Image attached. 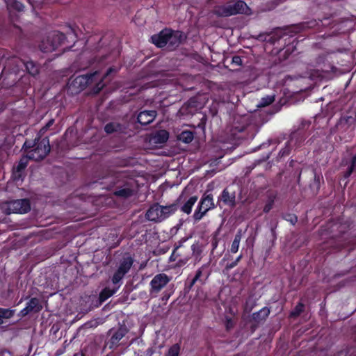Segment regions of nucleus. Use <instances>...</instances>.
Returning a JSON list of instances; mask_svg holds the SVG:
<instances>
[{
	"instance_id": "f257e3e1",
	"label": "nucleus",
	"mask_w": 356,
	"mask_h": 356,
	"mask_svg": "<svg viewBox=\"0 0 356 356\" xmlns=\"http://www.w3.org/2000/svg\"><path fill=\"white\" fill-rule=\"evenodd\" d=\"M24 68L33 76L39 73V67L33 61L25 62L17 56L8 57L1 73L3 86L8 88L15 86L19 80V74L24 71Z\"/></svg>"
},
{
	"instance_id": "f03ea898",
	"label": "nucleus",
	"mask_w": 356,
	"mask_h": 356,
	"mask_svg": "<svg viewBox=\"0 0 356 356\" xmlns=\"http://www.w3.org/2000/svg\"><path fill=\"white\" fill-rule=\"evenodd\" d=\"M22 149L27 154V158L33 161L43 160L49 153L51 147L47 136L41 138L38 136L34 140H26Z\"/></svg>"
},
{
	"instance_id": "7ed1b4c3",
	"label": "nucleus",
	"mask_w": 356,
	"mask_h": 356,
	"mask_svg": "<svg viewBox=\"0 0 356 356\" xmlns=\"http://www.w3.org/2000/svg\"><path fill=\"white\" fill-rule=\"evenodd\" d=\"M183 199L184 195H180L175 202L170 205L161 206L158 203L152 204L145 213L146 218L154 222H162L178 210L179 204Z\"/></svg>"
},
{
	"instance_id": "20e7f679",
	"label": "nucleus",
	"mask_w": 356,
	"mask_h": 356,
	"mask_svg": "<svg viewBox=\"0 0 356 356\" xmlns=\"http://www.w3.org/2000/svg\"><path fill=\"white\" fill-rule=\"evenodd\" d=\"M212 13L218 17H228L237 14L250 15V8L245 1L238 0L234 4L215 6Z\"/></svg>"
},
{
	"instance_id": "39448f33",
	"label": "nucleus",
	"mask_w": 356,
	"mask_h": 356,
	"mask_svg": "<svg viewBox=\"0 0 356 356\" xmlns=\"http://www.w3.org/2000/svg\"><path fill=\"white\" fill-rule=\"evenodd\" d=\"M136 189V180L127 177V175L124 173L120 180L117 182L113 195L120 198L127 199L132 197L135 194Z\"/></svg>"
},
{
	"instance_id": "423d86ee",
	"label": "nucleus",
	"mask_w": 356,
	"mask_h": 356,
	"mask_svg": "<svg viewBox=\"0 0 356 356\" xmlns=\"http://www.w3.org/2000/svg\"><path fill=\"white\" fill-rule=\"evenodd\" d=\"M215 208L216 204L214 203L213 195L211 193H209V191H207L202 195L193 215L194 223L198 222L207 215L209 211Z\"/></svg>"
},
{
	"instance_id": "0eeeda50",
	"label": "nucleus",
	"mask_w": 356,
	"mask_h": 356,
	"mask_svg": "<svg viewBox=\"0 0 356 356\" xmlns=\"http://www.w3.org/2000/svg\"><path fill=\"white\" fill-rule=\"evenodd\" d=\"M134 263V259L130 253H124L119 261L118 268L111 277L112 283L118 284L121 282L124 276L129 272Z\"/></svg>"
},
{
	"instance_id": "6e6552de",
	"label": "nucleus",
	"mask_w": 356,
	"mask_h": 356,
	"mask_svg": "<svg viewBox=\"0 0 356 356\" xmlns=\"http://www.w3.org/2000/svg\"><path fill=\"white\" fill-rule=\"evenodd\" d=\"M2 211L6 214L26 213L31 210L30 201L28 199H19L3 202L1 205Z\"/></svg>"
},
{
	"instance_id": "1a4fd4ad",
	"label": "nucleus",
	"mask_w": 356,
	"mask_h": 356,
	"mask_svg": "<svg viewBox=\"0 0 356 356\" xmlns=\"http://www.w3.org/2000/svg\"><path fill=\"white\" fill-rule=\"evenodd\" d=\"M99 78V74L97 71L79 75L71 81L69 88L74 93H79L86 88L88 85L97 81Z\"/></svg>"
},
{
	"instance_id": "9d476101",
	"label": "nucleus",
	"mask_w": 356,
	"mask_h": 356,
	"mask_svg": "<svg viewBox=\"0 0 356 356\" xmlns=\"http://www.w3.org/2000/svg\"><path fill=\"white\" fill-rule=\"evenodd\" d=\"M124 172H106L104 175L93 182L96 186L99 185L100 188L106 190H111L116 187L117 182L120 180L124 175Z\"/></svg>"
},
{
	"instance_id": "9b49d317",
	"label": "nucleus",
	"mask_w": 356,
	"mask_h": 356,
	"mask_svg": "<svg viewBox=\"0 0 356 356\" xmlns=\"http://www.w3.org/2000/svg\"><path fill=\"white\" fill-rule=\"evenodd\" d=\"M129 330L125 325H121L118 329H111L108 332L110 338L105 342V347L109 350H115L120 346V340L128 333Z\"/></svg>"
},
{
	"instance_id": "f8f14e48",
	"label": "nucleus",
	"mask_w": 356,
	"mask_h": 356,
	"mask_svg": "<svg viewBox=\"0 0 356 356\" xmlns=\"http://www.w3.org/2000/svg\"><path fill=\"white\" fill-rule=\"evenodd\" d=\"M356 118L353 116L343 115L336 124V129L341 135L352 137L355 129Z\"/></svg>"
},
{
	"instance_id": "ddd939ff",
	"label": "nucleus",
	"mask_w": 356,
	"mask_h": 356,
	"mask_svg": "<svg viewBox=\"0 0 356 356\" xmlns=\"http://www.w3.org/2000/svg\"><path fill=\"white\" fill-rule=\"evenodd\" d=\"M170 281V277L165 273H159L156 275L149 283L150 294L153 296H156Z\"/></svg>"
},
{
	"instance_id": "4468645a",
	"label": "nucleus",
	"mask_w": 356,
	"mask_h": 356,
	"mask_svg": "<svg viewBox=\"0 0 356 356\" xmlns=\"http://www.w3.org/2000/svg\"><path fill=\"white\" fill-rule=\"evenodd\" d=\"M42 309V305L40 300L38 298H31L26 303V307L19 312L18 316L24 318L30 313H38Z\"/></svg>"
},
{
	"instance_id": "2eb2a0df",
	"label": "nucleus",
	"mask_w": 356,
	"mask_h": 356,
	"mask_svg": "<svg viewBox=\"0 0 356 356\" xmlns=\"http://www.w3.org/2000/svg\"><path fill=\"white\" fill-rule=\"evenodd\" d=\"M169 34L168 48L170 50H175L186 38L182 31H173L171 29H169Z\"/></svg>"
},
{
	"instance_id": "dca6fc26",
	"label": "nucleus",
	"mask_w": 356,
	"mask_h": 356,
	"mask_svg": "<svg viewBox=\"0 0 356 356\" xmlns=\"http://www.w3.org/2000/svg\"><path fill=\"white\" fill-rule=\"evenodd\" d=\"M104 130L107 134H126L128 130V124L125 122H110L104 126Z\"/></svg>"
},
{
	"instance_id": "f3484780",
	"label": "nucleus",
	"mask_w": 356,
	"mask_h": 356,
	"mask_svg": "<svg viewBox=\"0 0 356 356\" xmlns=\"http://www.w3.org/2000/svg\"><path fill=\"white\" fill-rule=\"evenodd\" d=\"M170 38L169 29H164L158 34H154L151 37L152 42L159 48H163L168 44V38Z\"/></svg>"
},
{
	"instance_id": "a211bd4d",
	"label": "nucleus",
	"mask_w": 356,
	"mask_h": 356,
	"mask_svg": "<svg viewBox=\"0 0 356 356\" xmlns=\"http://www.w3.org/2000/svg\"><path fill=\"white\" fill-rule=\"evenodd\" d=\"M157 115L155 110H144L137 115V122L142 126H146L152 123Z\"/></svg>"
},
{
	"instance_id": "6ab92c4d",
	"label": "nucleus",
	"mask_w": 356,
	"mask_h": 356,
	"mask_svg": "<svg viewBox=\"0 0 356 356\" xmlns=\"http://www.w3.org/2000/svg\"><path fill=\"white\" fill-rule=\"evenodd\" d=\"M218 202H222L224 205L234 208L236 205V193L230 192L227 188H225L218 197Z\"/></svg>"
},
{
	"instance_id": "aec40b11",
	"label": "nucleus",
	"mask_w": 356,
	"mask_h": 356,
	"mask_svg": "<svg viewBox=\"0 0 356 356\" xmlns=\"http://www.w3.org/2000/svg\"><path fill=\"white\" fill-rule=\"evenodd\" d=\"M202 268H198L195 272V276L191 280L186 281L185 289L187 291H191L193 286L197 284H198L200 286H202L205 283V281L207 279V276H206L204 278L202 277Z\"/></svg>"
},
{
	"instance_id": "412c9836",
	"label": "nucleus",
	"mask_w": 356,
	"mask_h": 356,
	"mask_svg": "<svg viewBox=\"0 0 356 356\" xmlns=\"http://www.w3.org/2000/svg\"><path fill=\"white\" fill-rule=\"evenodd\" d=\"M66 35L60 31H54L49 37L48 40L51 42V49L55 50L64 44Z\"/></svg>"
},
{
	"instance_id": "4be33fe9",
	"label": "nucleus",
	"mask_w": 356,
	"mask_h": 356,
	"mask_svg": "<svg viewBox=\"0 0 356 356\" xmlns=\"http://www.w3.org/2000/svg\"><path fill=\"white\" fill-rule=\"evenodd\" d=\"M116 70L114 67H109L105 74L99 79V81L96 83L95 87L92 89V92L95 94L99 93L106 86V82H108L111 81L110 76L113 73H115Z\"/></svg>"
},
{
	"instance_id": "5701e85b",
	"label": "nucleus",
	"mask_w": 356,
	"mask_h": 356,
	"mask_svg": "<svg viewBox=\"0 0 356 356\" xmlns=\"http://www.w3.org/2000/svg\"><path fill=\"white\" fill-rule=\"evenodd\" d=\"M181 195H184V199L182 200V201L179 204V205L182 203L183 202H184L186 200V197L185 195L182 193ZM197 195H193V196H191L184 203L183 205H181V207L179 206V208L178 209H179L180 211L184 213H186V214H190L192 211V209H193V207L194 206L195 203L197 202Z\"/></svg>"
},
{
	"instance_id": "b1692460",
	"label": "nucleus",
	"mask_w": 356,
	"mask_h": 356,
	"mask_svg": "<svg viewBox=\"0 0 356 356\" xmlns=\"http://www.w3.org/2000/svg\"><path fill=\"white\" fill-rule=\"evenodd\" d=\"M29 158L27 154L26 156L21 158L17 165L14 168L13 177L14 179H20L22 177L23 171L25 170L28 165Z\"/></svg>"
},
{
	"instance_id": "393cba45",
	"label": "nucleus",
	"mask_w": 356,
	"mask_h": 356,
	"mask_svg": "<svg viewBox=\"0 0 356 356\" xmlns=\"http://www.w3.org/2000/svg\"><path fill=\"white\" fill-rule=\"evenodd\" d=\"M270 312V311L268 307H264L259 312L252 314L251 320L255 323H261L266 320Z\"/></svg>"
},
{
	"instance_id": "a878e982",
	"label": "nucleus",
	"mask_w": 356,
	"mask_h": 356,
	"mask_svg": "<svg viewBox=\"0 0 356 356\" xmlns=\"http://www.w3.org/2000/svg\"><path fill=\"white\" fill-rule=\"evenodd\" d=\"M153 140L155 143L162 144L169 138V133L164 129L157 131L153 136Z\"/></svg>"
},
{
	"instance_id": "bb28decb",
	"label": "nucleus",
	"mask_w": 356,
	"mask_h": 356,
	"mask_svg": "<svg viewBox=\"0 0 356 356\" xmlns=\"http://www.w3.org/2000/svg\"><path fill=\"white\" fill-rule=\"evenodd\" d=\"M118 289H112L109 287H105L103 289L99 295V304L105 302L107 299L111 297L113 294H115L117 291Z\"/></svg>"
},
{
	"instance_id": "cd10ccee",
	"label": "nucleus",
	"mask_w": 356,
	"mask_h": 356,
	"mask_svg": "<svg viewBox=\"0 0 356 356\" xmlns=\"http://www.w3.org/2000/svg\"><path fill=\"white\" fill-rule=\"evenodd\" d=\"M5 2L9 10L21 12L24 9V4L17 0H5Z\"/></svg>"
},
{
	"instance_id": "c85d7f7f",
	"label": "nucleus",
	"mask_w": 356,
	"mask_h": 356,
	"mask_svg": "<svg viewBox=\"0 0 356 356\" xmlns=\"http://www.w3.org/2000/svg\"><path fill=\"white\" fill-rule=\"evenodd\" d=\"M177 138L179 140L188 144L194 138V132L190 130H184L178 135Z\"/></svg>"
},
{
	"instance_id": "c756f323",
	"label": "nucleus",
	"mask_w": 356,
	"mask_h": 356,
	"mask_svg": "<svg viewBox=\"0 0 356 356\" xmlns=\"http://www.w3.org/2000/svg\"><path fill=\"white\" fill-rule=\"evenodd\" d=\"M241 238H242V230L241 229H239L237 231V232L234 236V238L232 241V243L231 245L230 251L232 253H236L238 252Z\"/></svg>"
},
{
	"instance_id": "7c9ffc66",
	"label": "nucleus",
	"mask_w": 356,
	"mask_h": 356,
	"mask_svg": "<svg viewBox=\"0 0 356 356\" xmlns=\"http://www.w3.org/2000/svg\"><path fill=\"white\" fill-rule=\"evenodd\" d=\"M276 199V195L270 193L268 195L266 204L264 207L263 211L265 213H268L273 207L275 200Z\"/></svg>"
},
{
	"instance_id": "2f4dec72",
	"label": "nucleus",
	"mask_w": 356,
	"mask_h": 356,
	"mask_svg": "<svg viewBox=\"0 0 356 356\" xmlns=\"http://www.w3.org/2000/svg\"><path fill=\"white\" fill-rule=\"evenodd\" d=\"M298 134V133L293 134L291 136L290 141L286 143L285 146L280 149L278 156L280 157H284L290 154L291 150V143L293 141V138Z\"/></svg>"
},
{
	"instance_id": "473e14b6",
	"label": "nucleus",
	"mask_w": 356,
	"mask_h": 356,
	"mask_svg": "<svg viewBox=\"0 0 356 356\" xmlns=\"http://www.w3.org/2000/svg\"><path fill=\"white\" fill-rule=\"evenodd\" d=\"M15 310L0 308V325L3 323V319H8L14 316Z\"/></svg>"
},
{
	"instance_id": "72a5a7b5",
	"label": "nucleus",
	"mask_w": 356,
	"mask_h": 356,
	"mask_svg": "<svg viewBox=\"0 0 356 356\" xmlns=\"http://www.w3.org/2000/svg\"><path fill=\"white\" fill-rule=\"evenodd\" d=\"M305 309V305L302 302H299L294 309L290 312L289 317L292 318H296L298 317Z\"/></svg>"
},
{
	"instance_id": "f704fd0d",
	"label": "nucleus",
	"mask_w": 356,
	"mask_h": 356,
	"mask_svg": "<svg viewBox=\"0 0 356 356\" xmlns=\"http://www.w3.org/2000/svg\"><path fill=\"white\" fill-rule=\"evenodd\" d=\"M355 170H356V154L352 157L350 165L347 168V170L343 173V177L344 179H348Z\"/></svg>"
},
{
	"instance_id": "c9c22d12",
	"label": "nucleus",
	"mask_w": 356,
	"mask_h": 356,
	"mask_svg": "<svg viewBox=\"0 0 356 356\" xmlns=\"http://www.w3.org/2000/svg\"><path fill=\"white\" fill-rule=\"evenodd\" d=\"M181 350V346L177 343L171 346L168 350L165 356H179Z\"/></svg>"
},
{
	"instance_id": "e433bc0d",
	"label": "nucleus",
	"mask_w": 356,
	"mask_h": 356,
	"mask_svg": "<svg viewBox=\"0 0 356 356\" xmlns=\"http://www.w3.org/2000/svg\"><path fill=\"white\" fill-rule=\"evenodd\" d=\"M184 248L183 246H179L175 248L171 255L170 256V261H177L178 258L181 256V250H183Z\"/></svg>"
},
{
	"instance_id": "4c0bfd02",
	"label": "nucleus",
	"mask_w": 356,
	"mask_h": 356,
	"mask_svg": "<svg viewBox=\"0 0 356 356\" xmlns=\"http://www.w3.org/2000/svg\"><path fill=\"white\" fill-rule=\"evenodd\" d=\"M282 218L295 225L298 222V216L294 213H286L282 215Z\"/></svg>"
},
{
	"instance_id": "58836bf2",
	"label": "nucleus",
	"mask_w": 356,
	"mask_h": 356,
	"mask_svg": "<svg viewBox=\"0 0 356 356\" xmlns=\"http://www.w3.org/2000/svg\"><path fill=\"white\" fill-rule=\"evenodd\" d=\"M191 257L189 255L184 256L183 254V251L181 250V256L178 258L177 261L176 263V266L178 267H182L186 265L189 261Z\"/></svg>"
},
{
	"instance_id": "ea45409f",
	"label": "nucleus",
	"mask_w": 356,
	"mask_h": 356,
	"mask_svg": "<svg viewBox=\"0 0 356 356\" xmlns=\"http://www.w3.org/2000/svg\"><path fill=\"white\" fill-rule=\"evenodd\" d=\"M275 101V96L274 95H268L265 97L261 98L260 102V106H267L270 104H271Z\"/></svg>"
},
{
	"instance_id": "a19ab883",
	"label": "nucleus",
	"mask_w": 356,
	"mask_h": 356,
	"mask_svg": "<svg viewBox=\"0 0 356 356\" xmlns=\"http://www.w3.org/2000/svg\"><path fill=\"white\" fill-rule=\"evenodd\" d=\"M270 40H266V42L270 43V44H274L276 42L279 41L281 39V35L278 33V32L268 33Z\"/></svg>"
},
{
	"instance_id": "79ce46f5",
	"label": "nucleus",
	"mask_w": 356,
	"mask_h": 356,
	"mask_svg": "<svg viewBox=\"0 0 356 356\" xmlns=\"http://www.w3.org/2000/svg\"><path fill=\"white\" fill-rule=\"evenodd\" d=\"M198 102L197 101V99L195 97H191L189 99V100L186 102V106L188 108H195L197 109L198 107Z\"/></svg>"
},
{
	"instance_id": "37998d69",
	"label": "nucleus",
	"mask_w": 356,
	"mask_h": 356,
	"mask_svg": "<svg viewBox=\"0 0 356 356\" xmlns=\"http://www.w3.org/2000/svg\"><path fill=\"white\" fill-rule=\"evenodd\" d=\"M54 119L51 118L50 119L47 123L41 128L40 130V134H44L54 124Z\"/></svg>"
},
{
	"instance_id": "c03bdc74",
	"label": "nucleus",
	"mask_w": 356,
	"mask_h": 356,
	"mask_svg": "<svg viewBox=\"0 0 356 356\" xmlns=\"http://www.w3.org/2000/svg\"><path fill=\"white\" fill-rule=\"evenodd\" d=\"M191 250L193 251V254L195 255L196 257H198L200 256L202 253V250L197 245H193L191 246Z\"/></svg>"
},
{
	"instance_id": "a18cd8bd",
	"label": "nucleus",
	"mask_w": 356,
	"mask_h": 356,
	"mask_svg": "<svg viewBox=\"0 0 356 356\" xmlns=\"http://www.w3.org/2000/svg\"><path fill=\"white\" fill-rule=\"evenodd\" d=\"M232 63L236 66L242 65V59L239 56H234L232 59Z\"/></svg>"
},
{
	"instance_id": "49530a36",
	"label": "nucleus",
	"mask_w": 356,
	"mask_h": 356,
	"mask_svg": "<svg viewBox=\"0 0 356 356\" xmlns=\"http://www.w3.org/2000/svg\"><path fill=\"white\" fill-rule=\"evenodd\" d=\"M234 326V322L231 318H227L225 321V327L227 331L232 329Z\"/></svg>"
},
{
	"instance_id": "de8ad7c7",
	"label": "nucleus",
	"mask_w": 356,
	"mask_h": 356,
	"mask_svg": "<svg viewBox=\"0 0 356 356\" xmlns=\"http://www.w3.org/2000/svg\"><path fill=\"white\" fill-rule=\"evenodd\" d=\"M207 115H203L202 118L200 119V122L198 124V127L200 128L202 130L204 131L206 123H207Z\"/></svg>"
},
{
	"instance_id": "09e8293b",
	"label": "nucleus",
	"mask_w": 356,
	"mask_h": 356,
	"mask_svg": "<svg viewBox=\"0 0 356 356\" xmlns=\"http://www.w3.org/2000/svg\"><path fill=\"white\" fill-rule=\"evenodd\" d=\"M257 39L259 41L266 42V40H270L269 34L268 33H260Z\"/></svg>"
},
{
	"instance_id": "8fccbe9b",
	"label": "nucleus",
	"mask_w": 356,
	"mask_h": 356,
	"mask_svg": "<svg viewBox=\"0 0 356 356\" xmlns=\"http://www.w3.org/2000/svg\"><path fill=\"white\" fill-rule=\"evenodd\" d=\"M0 356H14L13 353L7 349H0Z\"/></svg>"
},
{
	"instance_id": "3c124183",
	"label": "nucleus",
	"mask_w": 356,
	"mask_h": 356,
	"mask_svg": "<svg viewBox=\"0 0 356 356\" xmlns=\"http://www.w3.org/2000/svg\"><path fill=\"white\" fill-rule=\"evenodd\" d=\"M218 245V239L216 236L213 237L211 241V247L212 250H214L217 248Z\"/></svg>"
},
{
	"instance_id": "603ef678",
	"label": "nucleus",
	"mask_w": 356,
	"mask_h": 356,
	"mask_svg": "<svg viewBox=\"0 0 356 356\" xmlns=\"http://www.w3.org/2000/svg\"><path fill=\"white\" fill-rule=\"evenodd\" d=\"M237 265H238V264L235 261H234L231 263L227 264L225 266V268H226V270H230V269L234 268L235 266H236Z\"/></svg>"
},
{
	"instance_id": "864d4df0",
	"label": "nucleus",
	"mask_w": 356,
	"mask_h": 356,
	"mask_svg": "<svg viewBox=\"0 0 356 356\" xmlns=\"http://www.w3.org/2000/svg\"><path fill=\"white\" fill-rule=\"evenodd\" d=\"M259 324L260 323H257L253 321V323L250 325V330L252 333L255 332V330L258 328Z\"/></svg>"
},
{
	"instance_id": "5fc2aeb1",
	"label": "nucleus",
	"mask_w": 356,
	"mask_h": 356,
	"mask_svg": "<svg viewBox=\"0 0 356 356\" xmlns=\"http://www.w3.org/2000/svg\"><path fill=\"white\" fill-rule=\"evenodd\" d=\"M154 350L152 348H149L146 350V356H152Z\"/></svg>"
},
{
	"instance_id": "6e6d98bb",
	"label": "nucleus",
	"mask_w": 356,
	"mask_h": 356,
	"mask_svg": "<svg viewBox=\"0 0 356 356\" xmlns=\"http://www.w3.org/2000/svg\"><path fill=\"white\" fill-rule=\"evenodd\" d=\"M306 24H307V26L304 25V27H312L315 25L316 22H308Z\"/></svg>"
},
{
	"instance_id": "4d7b16f0",
	"label": "nucleus",
	"mask_w": 356,
	"mask_h": 356,
	"mask_svg": "<svg viewBox=\"0 0 356 356\" xmlns=\"http://www.w3.org/2000/svg\"><path fill=\"white\" fill-rule=\"evenodd\" d=\"M241 258H242V255L241 254V255H239V256H238V257H237L234 261H235L237 264H238V262L241 261Z\"/></svg>"
},
{
	"instance_id": "13d9d810",
	"label": "nucleus",
	"mask_w": 356,
	"mask_h": 356,
	"mask_svg": "<svg viewBox=\"0 0 356 356\" xmlns=\"http://www.w3.org/2000/svg\"><path fill=\"white\" fill-rule=\"evenodd\" d=\"M3 111V105L0 102V113Z\"/></svg>"
},
{
	"instance_id": "bf43d9fd",
	"label": "nucleus",
	"mask_w": 356,
	"mask_h": 356,
	"mask_svg": "<svg viewBox=\"0 0 356 356\" xmlns=\"http://www.w3.org/2000/svg\"><path fill=\"white\" fill-rule=\"evenodd\" d=\"M169 297H170V295H169V294H168V295H167V294H165V295L163 296V300L164 298H165L166 300H168V299L169 298Z\"/></svg>"
},
{
	"instance_id": "052dcab7",
	"label": "nucleus",
	"mask_w": 356,
	"mask_h": 356,
	"mask_svg": "<svg viewBox=\"0 0 356 356\" xmlns=\"http://www.w3.org/2000/svg\"><path fill=\"white\" fill-rule=\"evenodd\" d=\"M74 356H85L83 354H75Z\"/></svg>"
},
{
	"instance_id": "680f3d73",
	"label": "nucleus",
	"mask_w": 356,
	"mask_h": 356,
	"mask_svg": "<svg viewBox=\"0 0 356 356\" xmlns=\"http://www.w3.org/2000/svg\"><path fill=\"white\" fill-rule=\"evenodd\" d=\"M289 48H287V49H286V51H285V53L288 52V51H289Z\"/></svg>"
},
{
	"instance_id": "e2e57ef3",
	"label": "nucleus",
	"mask_w": 356,
	"mask_h": 356,
	"mask_svg": "<svg viewBox=\"0 0 356 356\" xmlns=\"http://www.w3.org/2000/svg\"><path fill=\"white\" fill-rule=\"evenodd\" d=\"M27 1H28L29 3H31V4L32 3H31V0H27Z\"/></svg>"
}]
</instances>
